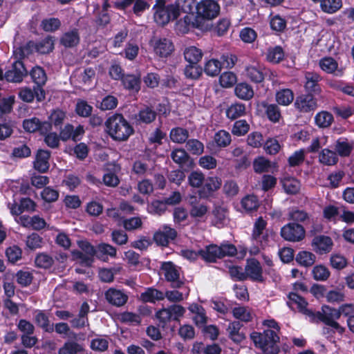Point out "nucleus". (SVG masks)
Wrapping results in <instances>:
<instances>
[{
  "instance_id": "f257e3e1",
  "label": "nucleus",
  "mask_w": 354,
  "mask_h": 354,
  "mask_svg": "<svg viewBox=\"0 0 354 354\" xmlns=\"http://www.w3.org/2000/svg\"><path fill=\"white\" fill-rule=\"evenodd\" d=\"M106 127L109 135L118 141L127 140L133 133V127L121 114H114L109 118Z\"/></svg>"
},
{
  "instance_id": "f03ea898",
  "label": "nucleus",
  "mask_w": 354,
  "mask_h": 354,
  "mask_svg": "<svg viewBox=\"0 0 354 354\" xmlns=\"http://www.w3.org/2000/svg\"><path fill=\"white\" fill-rule=\"evenodd\" d=\"M198 252L200 257L205 261L214 262L217 259L236 254V248L234 245L230 243H223L220 246L212 244L199 250Z\"/></svg>"
},
{
  "instance_id": "7ed1b4c3",
  "label": "nucleus",
  "mask_w": 354,
  "mask_h": 354,
  "mask_svg": "<svg viewBox=\"0 0 354 354\" xmlns=\"http://www.w3.org/2000/svg\"><path fill=\"white\" fill-rule=\"evenodd\" d=\"M278 331L272 329L265 330L263 333H253L251 337L256 346L265 353H276L275 344L279 341Z\"/></svg>"
},
{
  "instance_id": "20e7f679",
  "label": "nucleus",
  "mask_w": 354,
  "mask_h": 354,
  "mask_svg": "<svg viewBox=\"0 0 354 354\" xmlns=\"http://www.w3.org/2000/svg\"><path fill=\"white\" fill-rule=\"evenodd\" d=\"M267 222L263 217L258 218L254 223L252 238L262 247H265L274 239L275 234L272 230L267 229Z\"/></svg>"
},
{
  "instance_id": "39448f33",
  "label": "nucleus",
  "mask_w": 354,
  "mask_h": 354,
  "mask_svg": "<svg viewBox=\"0 0 354 354\" xmlns=\"http://www.w3.org/2000/svg\"><path fill=\"white\" fill-rule=\"evenodd\" d=\"M317 317L330 326L333 333H337L340 335L344 333L345 328L336 322L340 317L338 309L324 306L322 308V311L317 313Z\"/></svg>"
},
{
  "instance_id": "423d86ee",
  "label": "nucleus",
  "mask_w": 354,
  "mask_h": 354,
  "mask_svg": "<svg viewBox=\"0 0 354 354\" xmlns=\"http://www.w3.org/2000/svg\"><path fill=\"white\" fill-rule=\"evenodd\" d=\"M196 21L212 20L216 18L220 12V6L214 0H202L197 3Z\"/></svg>"
},
{
  "instance_id": "0eeeda50",
  "label": "nucleus",
  "mask_w": 354,
  "mask_h": 354,
  "mask_svg": "<svg viewBox=\"0 0 354 354\" xmlns=\"http://www.w3.org/2000/svg\"><path fill=\"white\" fill-rule=\"evenodd\" d=\"M281 235L286 241L297 242L305 237V230L301 225L288 223L281 228Z\"/></svg>"
},
{
  "instance_id": "6e6552de",
  "label": "nucleus",
  "mask_w": 354,
  "mask_h": 354,
  "mask_svg": "<svg viewBox=\"0 0 354 354\" xmlns=\"http://www.w3.org/2000/svg\"><path fill=\"white\" fill-rule=\"evenodd\" d=\"M177 9L172 4L157 7L154 13L156 22L162 26L167 24L171 20L177 19Z\"/></svg>"
},
{
  "instance_id": "1a4fd4ad",
  "label": "nucleus",
  "mask_w": 354,
  "mask_h": 354,
  "mask_svg": "<svg viewBox=\"0 0 354 354\" xmlns=\"http://www.w3.org/2000/svg\"><path fill=\"white\" fill-rule=\"evenodd\" d=\"M150 44L153 52L160 57H167L174 50L172 42L166 38H153L151 40Z\"/></svg>"
},
{
  "instance_id": "9d476101",
  "label": "nucleus",
  "mask_w": 354,
  "mask_h": 354,
  "mask_svg": "<svg viewBox=\"0 0 354 354\" xmlns=\"http://www.w3.org/2000/svg\"><path fill=\"white\" fill-rule=\"evenodd\" d=\"M176 236L177 232L175 229L169 225H164L154 234L153 239L158 245L165 246Z\"/></svg>"
},
{
  "instance_id": "9b49d317",
  "label": "nucleus",
  "mask_w": 354,
  "mask_h": 354,
  "mask_svg": "<svg viewBox=\"0 0 354 354\" xmlns=\"http://www.w3.org/2000/svg\"><path fill=\"white\" fill-rule=\"evenodd\" d=\"M333 246V241L330 237L324 235L315 236L312 241V247L314 251L319 254L330 252Z\"/></svg>"
},
{
  "instance_id": "f8f14e48",
  "label": "nucleus",
  "mask_w": 354,
  "mask_h": 354,
  "mask_svg": "<svg viewBox=\"0 0 354 354\" xmlns=\"http://www.w3.org/2000/svg\"><path fill=\"white\" fill-rule=\"evenodd\" d=\"M23 127L28 132L39 131L41 134H46L51 130V124L48 122H41L37 118L25 120Z\"/></svg>"
},
{
  "instance_id": "ddd939ff",
  "label": "nucleus",
  "mask_w": 354,
  "mask_h": 354,
  "mask_svg": "<svg viewBox=\"0 0 354 354\" xmlns=\"http://www.w3.org/2000/svg\"><path fill=\"white\" fill-rule=\"evenodd\" d=\"M245 278H249L254 281H263L262 268L258 261L252 259L248 261L245 268Z\"/></svg>"
},
{
  "instance_id": "4468645a",
  "label": "nucleus",
  "mask_w": 354,
  "mask_h": 354,
  "mask_svg": "<svg viewBox=\"0 0 354 354\" xmlns=\"http://www.w3.org/2000/svg\"><path fill=\"white\" fill-rule=\"evenodd\" d=\"M245 73L248 79L255 83H260L264 80L263 68L257 61L246 64Z\"/></svg>"
},
{
  "instance_id": "2eb2a0df",
  "label": "nucleus",
  "mask_w": 354,
  "mask_h": 354,
  "mask_svg": "<svg viewBox=\"0 0 354 354\" xmlns=\"http://www.w3.org/2000/svg\"><path fill=\"white\" fill-rule=\"evenodd\" d=\"M162 271L165 279L172 283L173 286L180 287L179 269L171 262H165L162 265Z\"/></svg>"
},
{
  "instance_id": "dca6fc26",
  "label": "nucleus",
  "mask_w": 354,
  "mask_h": 354,
  "mask_svg": "<svg viewBox=\"0 0 354 354\" xmlns=\"http://www.w3.org/2000/svg\"><path fill=\"white\" fill-rule=\"evenodd\" d=\"M26 73L23 63L21 61H16L13 63L12 68L6 73L5 77L7 81L19 82Z\"/></svg>"
},
{
  "instance_id": "f3484780",
  "label": "nucleus",
  "mask_w": 354,
  "mask_h": 354,
  "mask_svg": "<svg viewBox=\"0 0 354 354\" xmlns=\"http://www.w3.org/2000/svg\"><path fill=\"white\" fill-rule=\"evenodd\" d=\"M79 246L86 254V257H84L80 252H74V257L82 259V263L85 265L90 266L93 262V257L95 255V249L87 241H80Z\"/></svg>"
},
{
  "instance_id": "a211bd4d",
  "label": "nucleus",
  "mask_w": 354,
  "mask_h": 354,
  "mask_svg": "<svg viewBox=\"0 0 354 354\" xmlns=\"http://www.w3.org/2000/svg\"><path fill=\"white\" fill-rule=\"evenodd\" d=\"M295 106L299 111L307 113L317 107L315 100L311 95H303L296 98Z\"/></svg>"
},
{
  "instance_id": "6ab92c4d",
  "label": "nucleus",
  "mask_w": 354,
  "mask_h": 354,
  "mask_svg": "<svg viewBox=\"0 0 354 354\" xmlns=\"http://www.w3.org/2000/svg\"><path fill=\"white\" fill-rule=\"evenodd\" d=\"M105 297L109 303L115 306L124 305L128 299V296L120 290L109 288L105 292Z\"/></svg>"
},
{
  "instance_id": "aec40b11",
  "label": "nucleus",
  "mask_w": 354,
  "mask_h": 354,
  "mask_svg": "<svg viewBox=\"0 0 354 354\" xmlns=\"http://www.w3.org/2000/svg\"><path fill=\"white\" fill-rule=\"evenodd\" d=\"M19 97L24 102H30L36 97L38 101H41L45 98V93L41 87H35L31 90L28 87L22 88L19 91Z\"/></svg>"
},
{
  "instance_id": "412c9836",
  "label": "nucleus",
  "mask_w": 354,
  "mask_h": 354,
  "mask_svg": "<svg viewBox=\"0 0 354 354\" xmlns=\"http://www.w3.org/2000/svg\"><path fill=\"white\" fill-rule=\"evenodd\" d=\"M204 184L201 191V195L207 197L218 190L221 185V180L216 176H209L204 179Z\"/></svg>"
},
{
  "instance_id": "4be33fe9",
  "label": "nucleus",
  "mask_w": 354,
  "mask_h": 354,
  "mask_svg": "<svg viewBox=\"0 0 354 354\" xmlns=\"http://www.w3.org/2000/svg\"><path fill=\"white\" fill-rule=\"evenodd\" d=\"M50 152L47 150L40 149L37 151L35 160L34 161V167L39 172L44 173L49 168Z\"/></svg>"
},
{
  "instance_id": "5701e85b",
  "label": "nucleus",
  "mask_w": 354,
  "mask_h": 354,
  "mask_svg": "<svg viewBox=\"0 0 354 354\" xmlns=\"http://www.w3.org/2000/svg\"><path fill=\"white\" fill-rule=\"evenodd\" d=\"M189 310L194 315L193 321L198 327H203L207 321L205 309L197 304H191Z\"/></svg>"
},
{
  "instance_id": "b1692460",
  "label": "nucleus",
  "mask_w": 354,
  "mask_h": 354,
  "mask_svg": "<svg viewBox=\"0 0 354 354\" xmlns=\"http://www.w3.org/2000/svg\"><path fill=\"white\" fill-rule=\"evenodd\" d=\"M288 305L292 308H297L300 312L308 316H313V313L306 308V301L299 295L295 292L289 294Z\"/></svg>"
},
{
  "instance_id": "393cba45",
  "label": "nucleus",
  "mask_w": 354,
  "mask_h": 354,
  "mask_svg": "<svg viewBox=\"0 0 354 354\" xmlns=\"http://www.w3.org/2000/svg\"><path fill=\"white\" fill-rule=\"evenodd\" d=\"M319 162L324 165L332 166L338 161V156L336 151L328 148L323 149L318 156Z\"/></svg>"
},
{
  "instance_id": "a878e982",
  "label": "nucleus",
  "mask_w": 354,
  "mask_h": 354,
  "mask_svg": "<svg viewBox=\"0 0 354 354\" xmlns=\"http://www.w3.org/2000/svg\"><path fill=\"white\" fill-rule=\"evenodd\" d=\"M28 46L29 48L35 47V50L40 53H48L54 48V41L52 37L48 36L35 44L34 42L30 41L28 44Z\"/></svg>"
},
{
  "instance_id": "bb28decb",
  "label": "nucleus",
  "mask_w": 354,
  "mask_h": 354,
  "mask_svg": "<svg viewBox=\"0 0 354 354\" xmlns=\"http://www.w3.org/2000/svg\"><path fill=\"white\" fill-rule=\"evenodd\" d=\"M95 255L100 260L106 261L107 257H114L116 255V250L112 245L106 243L99 244L96 249Z\"/></svg>"
},
{
  "instance_id": "cd10ccee",
  "label": "nucleus",
  "mask_w": 354,
  "mask_h": 354,
  "mask_svg": "<svg viewBox=\"0 0 354 354\" xmlns=\"http://www.w3.org/2000/svg\"><path fill=\"white\" fill-rule=\"evenodd\" d=\"M184 57L189 64H198L203 57V53L196 46H189L184 51Z\"/></svg>"
},
{
  "instance_id": "c85d7f7f",
  "label": "nucleus",
  "mask_w": 354,
  "mask_h": 354,
  "mask_svg": "<svg viewBox=\"0 0 354 354\" xmlns=\"http://www.w3.org/2000/svg\"><path fill=\"white\" fill-rule=\"evenodd\" d=\"M276 102L281 106H288L294 100V93L289 88H283L275 94Z\"/></svg>"
},
{
  "instance_id": "c756f323",
  "label": "nucleus",
  "mask_w": 354,
  "mask_h": 354,
  "mask_svg": "<svg viewBox=\"0 0 354 354\" xmlns=\"http://www.w3.org/2000/svg\"><path fill=\"white\" fill-rule=\"evenodd\" d=\"M283 188L287 194H295L300 189V182L292 177H285L281 180Z\"/></svg>"
},
{
  "instance_id": "7c9ffc66",
  "label": "nucleus",
  "mask_w": 354,
  "mask_h": 354,
  "mask_svg": "<svg viewBox=\"0 0 354 354\" xmlns=\"http://www.w3.org/2000/svg\"><path fill=\"white\" fill-rule=\"evenodd\" d=\"M234 91L239 98L244 100H248L254 95L252 87L247 83L238 84L235 87Z\"/></svg>"
},
{
  "instance_id": "2f4dec72",
  "label": "nucleus",
  "mask_w": 354,
  "mask_h": 354,
  "mask_svg": "<svg viewBox=\"0 0 354 354\" xmlns=\"http://www.w3.org/2000/svg\"><path fill=\"white\" fill-rule=\"evenodd\" d=\"M172 5L176 6L178 17L181 12L192 13L197 4L196 0H176Z\"/></svg>"
},
{
  "instance_id": "473e14b6",
  "label": "nucleus",
  "mask_w": 354,
  "mask_h": 354,
  "mask_svg": "<svg viewBox=\"0 0 354 354\" xmlns=\"http://www.w3.org/2000/svg\"><path fill=\"white\" fill-rule=\"evenodd\" d=\"M295 260L301 266L310 267L315 262L316 256L308 251H300L296 255Z\"/></svg>"
},
{
  "instance_id": "72a5a7b5",
  "label": "nucleus",
  "mask_w": 354,
  "mask_h": 354,
  "mask_svg": "<svg viewBox=\"0 0 354 354\" xmlns=\"http://www.w3.org/2000/svg\"><path fill=\"white\" fill-rule=\"evenodd\" d=\"M165 297V295L154 288H148L141 293L140 299L144 302L153 303L156 301L162 300Z\"/></svg>"
},
{
  "instance_id": "f704fd0d",
  "label": "nucleus",
  "mask_w": 354,
  "mask_h": 354,
  "mask_svg": "<svg viewBox=\"0 0 354 354\" xmlns=\"http://www.w3.org/2000/svg\"><path fill=\"white\" fill-rule=\"evenodd\" d=\"M232 313L234 318L245 322H250L253 318V313L251 310L245 306L234 308Z\"/></svg>"
},
{
  "instance_id": "c9c22d12",
  "label": "nucleus",
  "mask_w": 354,
  "mask_h": 354,
  "mask_svg": "<svg viewBox=\"0 0 354 354\" xmlns=\"http://www.w3.org/2000/svg\"><path fill=\"white\" fill-rule=\"evenodd\" d=\"M241 326L239 322H232L227 328L230 338L235 342H241L244 339V335L240 332Z\"/></svg>"
},
{
  "instance_id": "e433bc0d",
  "label": "nucleus",
  "mask_w": 354,
  "mask_h": 354,
  "mask_svg": "<svg viewBox=\"0 0 354 354\" xmlns=\"http://www.w3.org/2000/svg\"><path fill=\"white\" fill-rule=\"evenodd\" d=\"M245 114V106L241 103L231 104L226 110V115L229 119L234 120Z\"/></svg>"
},
{
  "instance_id": "4c0bfd02",
  "label": "nucleus",
  "mask_w": 354,
  "mask_h": 354,
  "mask_svg": "<svg viewBox=\"0 0 354 354\" xmlns=\"http://www.w3.org/2000/svg\"><path fill=\"white\" fill-rule=\"evenodd\" d=\"M60 41L65 47L75 46L80 41L79 34L76 30L67 32L62 35Z\"/></svg>"
},
{
  "instance_id": "58836bf2",
  "label": "nucleus",
  "mask_w": 354,
  "mask_h": 354,
  "mask_svg": "<svg viewBox=\"0 0 354 354\" xmlns=\"http://www.w3.org/2000/svg\"><path fill=\"white\" fill-rule=\"evenodd\" d=\"M272 167L271 162L263 156L255 158L253 162V168L257 173L270 171Z\"/></svg>"
},
{
  "instance_id": "ea45409f",
  "label": "nucleus",
  "mask_w": 354,
  "mask_h": 354,
  "mask_svg": "<svg viewBox=\"0 0 354 354\" xmlns=\"http://www.w3.org/2000/svg\"><path fill=\"white\" fill-rule=\"evenodd\" d=\"M83 350V346L80 344L68 341L59 349L58 354H77Z\"/></svg>"
},
{
  "instance_id": "a19ab883",
  "label": "nucleus",
  "mask_w": 354,
  "mask_h": 354,
  "mask_svg": "<svg viewBox=\"0 0 354 354\" xmlns=\"http://www.w3.org/2000/svg\"><path fill=\"white\" fill-rule=\"evenodd\" d=\"M284 57V53L281 47L274 46L269 48L266 53V59L272 64H277L281 62Z\"/></svg>"
},
{
  "instance_id": "79ce46f5",
  "label": "nucleus",
  "mask_w": 354,
  "mask_h": 354,
  "mask_svg": "<svg viewBox=\"0 0 354 354\" xmlns=\"http://www.w3.org/2000/svg\"><path fill=\"white\" fill-rule=\"evenodd\" d=\"M311 272L313 279L319 281H326L330 275V272L328 268L321 264L313 267Z\"/></svg>"
},
{
  "instance_id": "37998d69",
  "label": "nucleus",
  "mask_w": 354,
  "mask_h": 354,
  "mask_svg": "<svg viewBox=\"0 0 354 354\" xmlns=\"http://www.w3.org/2000/svg\"><path fill=\"white\" fill-rule=\"evenodd\" d=\"M30 74L32 81L37 85V87H41V86L45 84L47 80V76L44 70L41 67H34L31 70Z\"/></svg>"
},
{
  "instance_id": "c03bdc74",
  "label": "nucleus",
  "mask_w": 354,
  "mask_h": 354,
  "mask_svg": "<svg viewBox=\"0 0 354 354\" xmlns=\"http://www.w3.org/2000/svg\"><path fill=\"white\" fill-rule=\"evenodd\" d=\"M124 86L130 91H138L140 89V80L139 77L133 75H127L122 79Z\"/></svg>"
},
{
  "instance_id": "a18cd8bd",
  "label": "nucleus",
  "mask_w": 354,
  "mask_h": 354,
  "mask_svg": "<svg viewBox=\"0 0 354 354\" xmlns=\"http://www.w3.org/2000/svg\"><path fill=\"white\" fill-rule=\"evenodd\" d=\"M315 121L319 127L326 128L332 124L333 117L331 113L327 111H321L315 115Z\"/></svg>"
},
{
  "instance_id": "49530a36",
  "label": "nucleus",
  "mask_w": 354,
  "mask_h": 354,
  "mask_svg": "<svg viewBox=\"0 0 354 354\" xmlns=\"http://www.w3.org/2000/svg\"><path fill=\"white\" fill-rule=\"evenodd\" d=\"M342 6V0H324L320 4L322 10L328 14L336 12Z\"/></svg>"
},
{
  "instance_id": "de8ad7c7",
  "label": "nucleus",
  "mask_w": 354,
  "mask_h": 354,
  "mask_svg": "<svg viewBox=\"0 0 354 354\" xmlns=\"http://www.w3.org/2000/svg\"><path fill=\"white\" fill-rule=\"evenodd\" d=\"M259 201L254 195H248L241 201V207L246 212L256 210L259 207Z\"/></svg>"
},
{
  "instance_id": "09e8293b",
  "label": "nucleus",
  "mask_w": 354,
  "mask_h": 354,
  "mask_svg": "<svg viewBox=\"0 0 354 354\" xmlns=\"http://www.w3.org/2000/svg\"><path fill=\"white\" fill-rule=\"evenodd\" d=\"M328 143V136L322 135L321 136L315 137L312 140L311 144L308 148V151L312 153L317 152L319 149L326 146Z\"/></svg>"
},
{
  "instance_id": "8fccbe9b",
  "label": "nucleus",
  "mask_w": 354,
  "mask_h": 354,
  "mask_svg": "<svg viewBox=\"0 0 354 354\" xmlns=\"http://www.w3.org/2000/svg\"><path fill=\"white\" fill-rule=\"evenodd\" d=\"M335 147L337 156H348L352 150V145L344 138L338 139Z\"/></svg>"
},
{
  "instance_id": "3c124183",
  "label": "nucleus",
  "mask_w": 354,
  "mask_h": 354,
  "mask_svg": "<svg viewBox=\"0 0 354 354\" xmlns=\"http://www.w3.org/2000/svg\"><path fill=\"white\" fill-rule=\"evenodd\" d=\"M35 322L41 327L45 331L50 333L53 332L54 328L49 324L48 317L41 311H36L35 313Z\"/></svg>"
},
{
  "instance_id": "603ef678",
  "label": "nucleus",
  "mask_w": 354,
  "mask_h": 354,
  "mask_svg": "<svg viewBox=\"0 0 354 354\" xmlns=\"http://www.w3.org/2000/svg\"><path fill=\"white\" fill-rule=\"evenodd\" d=\"M205 72L209 76H216L221 70V63L216 59L208 60L205 65Z\"/></svg>"
},
{
  "instance_id": "864d4df0",
  "label": "nucleus",
  "mask_w": 354,
  "mask_h": 354,
  "mask_svg": "<svg viewBox=\"0 0 354 354\" xmlns=\"http://www.w3.org/2000/svg\"><path fill=\"white\" fill-rule=\"evenodd\" d=\"M188 136L187 130L180 127L174 128L170 131V138L174 142L183 143L187 139Z\"/></svg>"
},
{
  "instance_id": "5fc2aeb1",
  "label": "nucleus",
  "mask_w": 354,
  "mask_h": 354,
  "mask_svg": "<svg viewBox=\"0 0 354 354\" xmlns=\"http://www.w3.org/2000/svg\"><path fill=\"white\" fill-rule=\"evenodd\" d=\"M214 141L218 147H225L231 142V136L227 131L221 130L215 133Z\"/></svg>"
},
{
  "instance_id": "6e6d98bb",
  "label": "nucleus",
  "mask_w": 354,
  "mask_h": 354,
  "mask_svg": "<svg viewBox=\"0 0 354 354\" xmlns=\"http://www.w3.org/2000/svg\"><path fill=\"white\" fill-rule=\"evenodd\" d=\"M330 264L335 270H342L347 266L346 258L340 254H333L330 257Z\"/></svg>"
},
{
  "instance_id": "4d7b16f0",
  "label": "nucleus",
  "mask_w": 354,
  "mask_h": 354,
  "mask_svg": "<svg viewBox=\"0 0 354 354\" xmlns=\"http://www.w3.org/2000/svg\"><path fill=\"white\" fill-rule=\"evenodd\" d=\"M250 130V125L245 120H237L233 124L232 133L236 136H243Z\"/></svg>"
},
{
  "instance_id": "13d9d810",
  "label": "nucleus",
  "mask_w": 354,
  "mask_h": 354,
  "mask_svg": "<svg viewBox=\"0 0 354 354\" xmlns=\"http://www.w3.org/2000/svg\"><path fill=\"white\" fill-rule=\"evenodd\" d=\"M306 88L309 91H315L317 87V83L320 81V76L315 73L308 72L306 73Z\"/></svg>"
},
{
  "instance_id": "bf43d9fd",
  "label": "nucleus",
  "mask_w": 354,
  "mask_h": 354,
  "mask_svg": "<svg viewBox=\"0 0 354 354\" xmlns=\"http://www.w3.org/2000/svg\"><path fill=\"white\" fill-rule=\"evenodd\" d=\"M237 81L236 75L230 71L223 73L219 77V82L222 87L230 88Z\"/></svg>"
},
{
  "instance_id": "052dcab7",
  "label": "nucleus",
  "mask_w": 354,
  "mask_h": 354,
  "mask_svg": "<svg viewBox=\"0 0 354 354\" xmlns=\"http://www.w3.org/2000/svg\"><path fill=\"white\" fill-rule=\"evenodd\" d=\"M187 149L192 154L199 155L204 151L203 144L196 139L189 140L186 143Z\"/></svg>"
},
{
  "instance_id": "680f3d73",
  "label": "nucleus",
  "mask_w": 354,
  "mask_h": 354,
  "mask_svg": "<svg viewBox=\"0 0 354 354\" xmlns=\"http://www.w3.org/2000/svg\"><path fill=\"white\" fill-rule=\"evenodd\" d=\"M43 243L42 238L37 233H32L26 238V246L30 250L40 248Z\"/></svg>"
},
{
  "instance_id": "e2e57ef3",
  "label": "nucleus",
  "mask_w": 354,
  "mask_h": 354,
  "mask_svg": "<svg viewBox=\"0 0 354 354\" xmlns=\"http://www.w3.org/2000/svg\"><path fill=\"white\" fill-rule=\"evenodd\" d=\"M166 209L167 204L165 202L156 201L148 206V212L151 214L160 216L166 211Z\"/></svg>"
},
{
  "instance_id": "0e129e2a",
  "label": "nucleus",
  "mask_w": 354,
  "mask_h": 354,
  "mask_svg": "<svg viewBox=\"0 0 354 354\" xmlns=\"http://www.w3.org/2000/svg\"><path fill=\"white\" fill-rule=\"evenodd\" d=\"M320 68L328 73H332L337 68V63L331 57H324L319 62Z\"/></svg>"
},
{
  "instance_id": "69168bd1",
  "label": "nucleus",
  "mask_w": 354,
  "mask_h": 354,
  "mask_svg": "<svg viewBox=\"0 0 354 354\" xmlns=\"http://www.w3.org/2000/svg\"><path fill=\"white\" fill-rule=\"evenodd\" d=\"M48 118L51 125L53 124L54 126L58 127L62 125L66 119V113L62 110L55 109L52 111Z\"/></svg>"
},
{
  "instance_id": "338daca9",
  "label": "nucleus",
  "mask_w": 354,
  "mask_h": 354,
  "mask_svg": "<svg viewBox=\"0 0 354 354\" xmlns=\"http://www.w3.org/2000/svg\"><path fill=\"white\" fill-rule=\"evenodd\" d=\"M205 177L201 171H194L188 176L189 184L193 187H200L204 181Z\"/></svg>"
},
{
  "instance_id": "774afa93",
  "label": "nucleus",
  "mask_w": 354,
  "mask_h": 354,
  "mask_svg": "<svg viewBox=\"0 0 354 354\" xmlns=\"http://www.w3.org/2000/svg\"><path fill=\"white\" fill-rule=\"evenodd\" d=\"M41 196L44 201L53 203L58 199L59 192L50 187H47L41 192Z\"/></svg>"
}]
</instances>
